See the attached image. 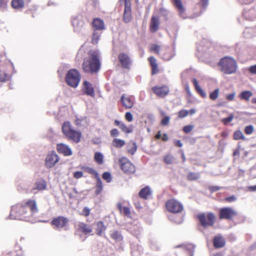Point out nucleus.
Listing matches in <instances>:
<instances>
[{"instance_id": "nucleus-1", "label": "nucleus", "mask_w": 256, "mask_h": 256, "mask_svg": "<svg viewBox=\"0 0 256 256\" xmlns=\"http://www.w3.org/2000/svg\"><path fill=\"white\" fill-rule=\"evenodd\" d=\"M38 212V208L36 200L28 199L14 206L10 216L12 219L28 220Z\"/></svg>"}, {"instance_id": "nucleus-2", "label": "nucleus", "mask_w": 256, "mask_h": 256, "mask_svg": "<svg viewBox=\"0 0 256 256\" xmlns=\"http://www.w3.org/2000/svg\"><path fill=\"white\" fill-rule=\"evenodd\" d=\"M99 52L96 50L90 51L88 56L86 58L82 64V68L86 72L91 74L98 72L100 64L99 60Z\"/></svg>"}, {"instance_id": "nucleus-3", "label": "nucleus", "mask_w": 256, "mask_h": 256, "mask_svg": "<svg viewBox=\"0 0 256 256\" xmlns=\"http://www.w3.org/2000/svg\"><path fill=\"white\" fill-rule=\"evenodd\" d=\"M62 132L68 140L76 144L80 141L82 136L81 132L74 130L70 122L67 121L64 122L62 126Z\"/></svg>"}, {"instance_id": "nucleus-4", "label": "nucleus", "mask_w": 256, "mask_h": 256, "mask_svg": "<svg viewBox=\"0 0 256 256\" xmlns=\"http://www.w3.org/2000/svg\"><path fill=\"white\" fill-rule=\"evenodd\" d=\"M221 70L224 73L231 74L236 72V64L235 60L230 57H226L222 58L220 62Z\"/></svg>"}, {"instance_id": "nucleus-5", "label": "nucleus", "mask_w": 256, "mask_h": 256, "mask_svg": "<svg viewBox=\"0 0 256 256\" xmlns=\"http://www.w3.org/2000/svg\"><path fill=\"white\" fill-rule=\"evenodd\" d=\"M197 217L200 224L205 228L212 226L216 220V216L212 212L200 214Z\"/></svg>"}, {"instance_id": "nucleus-6", "label": "nucleus", "mask_w": 256, "mask_h": 256, "mask_svg": "<svg viewBox=\"0 0 256 256\" xmlns=\"http://www.w3.org/2000/svg\"><path fill=\"white\" fill-rule=\"evenodd\" d=\"M80 74L75 69L70 70L66 76V82L69 86L72 88L78 86L80 83Z\"/></svg>"}, {"instance_id": "nucleus-7", "label": "nucleus", "mask_w": 256, "mask_h": 256, "mask_svg": "<svg viewBox=\"0 0 256 256\" xmlns=\"http://www.w3.org/2000/svg\"><path fill=\"white\" fill-rule=\"evenodd\" d=\"M165 206L168 212L173 214L180 213L184 210L182 204L174 198L168 200L166 202Z\"/></svg>"}, {"instance_id": "nucleus-8", "label": "nucleus", "mask_w": 256, "mask_h": 256, "mask_svg": "<svg viewBox=\"0 0 256 256\" xmlns=\"http://www.w3.org/2000/svg\"><path fill=\"white\" fill-rule=\"evenodd\" d=\"M68 219L63 216H58L53 218L51 221V225L56 230H66L68 226Z\"/></svg>"}, {"instance_id": "nucleus-9", "label": "nucleus", "mask_w": 256, "mask_h": 256, "mask_svg": "<svg viewBox=\"0 0 256 256\" xmlns=\"http://www.w3.org/2000/svg\"><path fill=\"white\" fill-rule=\"evenodd\" d=\"M119 163L122 170L128 174H133L135 172L134 166L126 157H122L119 160Z\"/></svg>"}, {"instance_id": "nucleus-10", "label": "nucleus", "mask_w": 256, "mask_h": 256, "mask_svg": "<svg viewBox=\"0 0 256 256\" xmlns=\"http://www.w3.org/2000/svg\"><path fill=\"white\" fill-rule=\"evenodd\" d=\"M60 160L58 156L54 151L48 152L45 159V166L46 168H53Z\"/></svg>"}, {"instance_id": "nucleus-11", "label": "nucleus", "mask_w": 256, "mask_h": 256, "mask_svg": "<svg viewBox=\"0 0 256 256\" xmlns=\"http://www.w3.org/2000/svg\"><path fill=\"white\" fill-rule=\"evenodd\" d=\"M236 215V212L230 207L222 208L219 211V218L220 220H232Z\"/></svg>"}, {"instance_id": "nucleus-12", "label": "nucleus", "mask_w": 256, "mask_h": 256, "mask_svg": "<svg viewBox=\"0 0 256 256\" xmlns=\"http://www.w3.org/2000/svg\"><path fill=\"white\" fill-rule=\"evenodd\" d=\"M47 186L46 182L43 178L37 180L32 188L31 192L36 193V192L46 190Z\"/></svg>"}, {"instance_id": "nucleus-13", "label": "nucleus", "mask_w": 256, "mask_h": 256, "mask_svg": "<svg viewBox=\"0 0 256 256\" xmlns=\"http://www.w3.org/2000/svg\"><path fill=\"white\" fill-rule=\"evenodd\" d=\"M56 150L58 153L62 154L64 156H70L72 154V150L70 147L62 143L56 144Z\"/></svg>"}, {"instance_id": "nucleus-14", "label": "nucleus", "mask_w": 256, "mask_h": 256, "mask_svg": "<svg viewBox=\"0 0 256 256\" xmlns=\"http://www.w3.org/2000/svg\"><path fill=\"white\" fill-rule=\"evenodd\" d=\"M92 26L94 30L100 31L105 30L104 23L102 19L100 18H94L92 22Z\"/></svg>"}, {"instance_id": "nucleus-15", "label": "nucleus", "mask_w": 256, "mask_h": 256, "mask_svg": "<svg viewBox=\"0 0 256 256\" xmlns=\"http://www.w3.org/2000/svg\"><path fill=\"white\" fill-rule=\"evenodd\" d=\"M132 19L131 8L130 4L128 2V0H125V8L123 16L124 21L126 22H129Z\"/></svg>"}, {"instance_id": "nucleus-16", "label": "nucleus", "mask_w": 256, "mask_h": 256, "mask_svg": "<svg viewBox=\"0 0 256 256\" xmlns=\"http://www.w3.org/2000/svg\"><path fill=\"white\" fill-rule=\"evenodd\" d=\"M226 244V240L220 234L216 235L213 240V245L216 248L224 247Z\"/></svg>"}, {"instance_id": "nucleus-17", "label": "nucleus", "mask_w": 256, "mask_h": 256, "mask_svg": "<svg viewBox=\"0 0 256 256\" xmlns=\"http://www.w3.org/2000/svg\"><path fill=\"white\" fill-rule=\"evenodd\" d=\"M118 59L122 66L128 68L130 64V60L128 54L124 53H120L118 56Z\"/></svg>"}, {"instance_id": "nucleus-18", "label": "nucleus", "mask_w": 256, "mask_h": 256, "mask_svg": "<svg viewBox=\"0 0 256 256\" xmlns=\"http://www.w3.org/2000/svg\"><path fill=\"white\" fill-rule=\"evenodd\" d=\"M114 124L116 126H118L122 131L125 134H128L133 132V126L132 125L128 127L125 124L118 120H114Z\"/></svg>"}, {"instance_id": "nucleus-19", "label": "nucleus", "mask_w": 256, "mask_h": 256, "mask_svg": "<svg viewBox=\"0 0 256 256\" xmlns=\"http://www.w3.org/2000/svg\"><path fill=\"white\" fill-rule=\"evenodd\" d=\"M78 230L84 234H88L92 232V228L84 222H80L78 224Z\"/></svg>"}, {"instance_id": "nucleus-20", "label": "nucleus", "mask_w": 256, "mask_h": 256, "mask_svg": "<svg viewBox=\"0 0 256 256\" xmlns=\"http://www.w3.org/2000/svg\"><path fill=\"white\" fill-rule=\"evenodd\" d=\"M152 194V190L148 186L142 188L138 193V196L144 200L148 199Z\"/></svg>"}, {"instance_id": "nucleus-21", "label": "nucleus", "mask_w": 256, "mask_h": 256, "mask_svg": "<svg viewBox=\"0 0 256 256\" xmlns=\"http://www.w3.org/2000/svg\"><path fill=\"white\" fill-rule=\"evenodd\" d=\"M152 90L154 94L160 96L167 95L169 92V89L168 87L166 86L154 87Z\"/></svg>"}, {"instance_id": "nucleus-22", "label": "nucleus", "mask_w": 256, "mask_h": 256, "mask_svg": "<svg viewBox=\"0 0 256 256\" xmlns=\"http://www.w3.org/2000/svg\"><path fill=\"white\" fill-rule=\"evenodd\" d=\"M82 90L84 93L87 95L92 96L94 94L92 84L86 80L83 82Z\"/></svg>"}, {"instance_id": "nucleus-23", "label": "nucleus", "mask_w": 256, "mask_h": 256, "mask_svg": "<svg viewBox=\"0 0 256 256\" xmlns=\"http://www.w3.org/2000/svg\"><path fill=\"white\" fill-rule=\"evenodd\" d=\"M96 234L99 236H102V234L106 229V226L104 225L102 221H98L96 223Z\"/></svg>"}, {"instance_id": "nucleus-24", "label": "nucleus", "mask_w": 256, "mask_h": 256, "mask_svg": "<svg viewBox=\"0 0 256 256\" xmlns=\"http://www.w3.org/2000/svg\"><path fill=\"white\" fill-rule=\"evenodd\" d=\"M121 102L126 108H131L134 104L132 97H121Z\"/></svg>"}, {"instance_id": "nucleus-25", "label": "nucleus", "mask_w": 256, "mask_h": 256, "mask_svg": "<svg viewBox=\"0 0 256 256\" xmlns=\"http://www.w3.org/2000/svg\"><path fill=\"white\" fill-rule=\"evenodd\" d=\"M81 169L84 172L92 175L96 179L100 177L98 172L92 168L86 166H82L81 167Z\"/></svg>"}, {"instance_id": "nucleus-26", "label": "nucleus", "mask_w": 256, "mask_h": 256, "mask_svg": "<svg viewBox=\"0 0 256 256\" xmlns=\"http://www.w3.org/2000/svg\"><path fill=\"white\" fill-rule=\"evenodd\" d=\"M159 20L158 18L152 16L150 22V30L152 32H156L158 28Z\"/></svg>"}, {"instance_id": "nucleus-27", "label": "nucleus", "mask_w": 256, "mask_h": 256, "mask_svg": "<svg viewBox=\"0 0 256 256\" xmlns=\"http://www.w3.org/2000/svg\"><path fill=\"white\" fill-rule=\"evenodd\" d=\"M126 144V142L124 140L114 138L112 141V146L117 148H120L124 146Z\"/></svg>"}, {"instance_id": "nucleus-28", "label": "nucleus", "mask_w": 256, "mask_h": 256, "mask_svg": "<svg viewBox=\"0 0 256 256\" xmlns=\"http://www.w3.org/2000/svg\"><path fill=\"white\" fill-rule=\"evenodd\" d=\"M150 64L152 67V74H154L156 73H157L158 71V64H156V58L153 57L151 56L149 58Z\"/></svg>"}, {"instance_id": "nucleus-29", "label": "nucleus", "mask_w": 256, "mask_h": 256, "mask_svg": "<svg viewBox=\"0 0 256 256\" xmlns=\"http://www.w3.org/2000/svg\"><path fill=\"white\" fill-rule=\"evenodd\" d=\"M96 190H95V194L98 196L100 194L102 190V182L100 178V177L96 178Z\"/></svg>"}, {"instance_id": "nucleus-30", "label": "nucleus", "mask_w": 256, "mask_h": 256, "mask_svg": "<svg viewBox=\"0 0 256 256\" xmlns=\"http://www.w3.org/2000/svg\"><path fill=\"white\" fill-rule=\"evenodd\" d=\"M117 208L120 213H122L124 216H130V212L129 208L127 206H122L121 203L118 204Z\"/></svg>"}, {"instance_id": "nucleus-31", "label": "nucleus", "mask_w": 256, "mask_h": 256, "mask_svg": "<svg viewBox=\"0 0 256 256\" xmlns=\"http://www.w3.org/2000/svg\"><path fill=\"white\" fill-rule=\"evenodd\" d=\"M173 4L178 10L180 14L182 15L184 12V8L181 0H172Z\"/></svg>"}, {"instance_id": "nucleus-32", "label": "nucleus", "mask_w": 256, "mask_h": 256, "mask_svg": "<svg viewBox=\"0 0 256 256\" xmlns=\"http://www.w3.org/2000/svg\"><path fill=\"white\" fill-rule=\"evenodd\" d=\"M94 160L98 164H102L104 162V156L100 152H96L94 154Z\"/></svg>"}, {"instance_id": "nucleus-33", "label": "nucleus", "mask_w": 256, "mask_h": 256, "mask_svg": "<svg viewBox=\"0 0 256 256\" xmlns=\"http://www.w3.org/2000/svg\"><path fill=\"white\" fill-rule=\"evenodd\" d=\"M12 6L15 9L20 8L24 7V2L22 0H12Z\"/></svg>"}, {"instance_id": "nucleus-34", "label": "nucleus", "mask_w": 256, "mask_h": 256, "mask_svg": "<svg viewBox=\"0 0 256 256\" xmlns=\"http://www.w3.org/2000/svg\"><path fill=\"white\" fill-rule=\"evenodd\" d=\"M101 34L100 32L94 30L92 38V42L93 44H97L98 43Z\"/></svg>"}, {"instance_id": "nucleus-35", "label": "nucleus", "mask_w": 256, "mask_h": 256, "mask_svg": "<svg viewBox=\"0 0 256 256\" xmlns=\"http://www.w3.org/2000/svg\"><path fill=\"white\" fill-rule=\"evenodd\" d=\"M234 139L235 140H245L246 138L244 136L242 132L240 130H238L234 132Z\"/></svg>"}, {"instance_id": "nucleus-36", "label": "nucleus", "mask_w": 256, "mask_h": 256, "mask_svg": "<svg viewBox=\"0 0 256 256\" xmlns=\"http://www.w3.org/2000/svg\"><path fill=\"white\" fill-rule=\"evenodd\" d=\"M200 177L198 173L190 172L187 175V178L189 180H196Z\"/></svg>"}, {"instance_id": "nucleus-37", "label": "nucleus", "mask_w": 256, "mask_h": 256, "mask_svg": "<svg viewBox=\"0 0 256 256\" xmlns=\"http://www.w3.org/2000/svg\"><path fill=\"white\" fill-rule=\"evenodd\" d=\"M174 158L170 154H166L164 157V162L166 164H172Z\"/></svg>"}, {"instance_id": "nucleus-38", "label": "nucleus", "mask_w": 256, "mask_h": 256, "mask_svg": "<svg viewBox=\"0 0 256 256\" xmlns=\"http://www.w3.org/2000/svg\"><path fill=\"white\" fill-rule=\"evenodd\" d=\"M10 78V76L5 73L4 72H2L0 70V82H6V80H9Z\"/></svg>"}, {"instance_id": "nucleus-39", "label": "nucleus", "mask_w": 256, "mask_h": 256, "mask_svg": "<svg viewBox=\"0 0 256 256\" xmlns=\"http://www.w3.org/2000/svg\"><path fill=\"white\" fill-rule=\"evenodd\" d=\"M192 82L195 86L196 90L199 92V94L202 95V96L204 95V92L201 89L200 86H198V82L197 80H196V79H195V78L193 79Z\"/></svg>"}, {"instance_id": "nucleus-40", "label": "nucleus", "mask_w": 256, "mask_h": 256, "mask_svg": "<svg viewBox=\"0 0 256 256\" xmlns=\"http://www.w3.org/2000/svg\"><path fill=\"white\" fill-rule=\"evenodd\" d=\"M102 178L105 180L107 182H110L112 181V178L109 172H104L102 174Z\"/></svg>"}, {"instance_id": "nucleus-41", "label": "nucleus", "mask_w": 256, "mask_h": 256, "mask_svg": "<svg viewBox=\"0 0 256 256\" xmlns=\"http://www.w3.org/2000/svg\"><path fill=\"white\" fill-rule=\"evenodd\" d=\"M188 114L189 112L188 110H182L178 112V118H182L186 117Z\"/></svg>"}, {"instance_id": "nucleus-42", "label": "nucleus", "mask_w": 256, "mask_h": 256, "mask_svg": "<svg viewBox=\"0 0 256 256\" xmlns=\"http://www.w3.org/2000/svg\"><path fill=\"white\" fill-rule=\"evenodd\" d=\"M254 131V128L252 125L247 126L245 127L244 132L246 134H250Z\"/></svg>"}, {"instance_id": "nucleus-43", "label": "nucleus", "mask_w": 256, "mask_h": 256, "mask_svg": "<svg viewBox=\"0 0 256 256\" xmlns=\"http://www.w3.org/2000/svg\"><path fill=\"white\" fill-rule=\"evenodd\" d=\"M234 114H230L228 118H224L221 120V122L224 124L226 125L228 122H232L234 119Z\"/></svg>"}, {"instance_id": "nucleus-44", "label": "nucleus", "mask_w": 256, "mask_h": 256, "mask_svg": "<svg viewBox=\"0 0 256 256\" xmlns=\"http://www.w3.org/2000/svg\"><path fill=\"white\" fill-rule=\"evenodd\" d=\"M137 150V146L135 142L132 143V148L128 150V152L132 155L134 154Z\"/></svg>"}, {"instance_id": "nucleus-45", "label": "nucleus", "mask_w": 256, "mask_h": 256, "mask_svg": "<svg viewBox=\"0 0 256 256\" xmlns=\"http://www.w3.org/2000/svg\"><path fill=\"white\" fill-rule=\"evenodd\" d=\"M110 236L114 240H118L120 238V234L118 231H114L110 234Z\"/></svg>"}, {"instance_id": "nucleus-46", "label": "nucleus", "mask_w": 256, "mask_h": 256, "mask_svg": "<svg viewBox=\"0 0 256 256\" xmlns=\"http://www.w3.org/2000/svg\"><path fill=\"white\" fill-rule=\"evenodd\" d=\"M150 50L158 54L160 50V46L157 44H152L150 46Z\"/></svg>"}, {"instance_id": "nucleus-47", "label": "nucleus", "mask_w": 256, "mask_h": 256, "mask_svg": "<svg viewBox=\"0 0 256 256\" xmlns=\"http://www.w3.org/2000/svg\"><path fill=\"white\" fill-rule=\"evenodd\" d=\"M90 208H88L86 206L84 207L82 210L81 215H82V216L86 217L90 215Z\"/></svg>"}, {"instance_id": "nucleus-48", "label": "nucleus", "mask_w": 256, "mask_h": 256, "mask_svg": "<svg viewBox=\"0 0 256 256\" xmlns=\"http://www.w3.org/2000/svg\"><path fill=\"white\" fill-rule=\"evenodd\" d=\"M194 128V126L192 125H187L183 128V131L186 134H188L190 132H191Z\"/></svg>"}, {"instance_id": "nucleus-49", "label": "nucleus", "mask_w": 256, "mask_h": 256, "mask_svg": "<svg viewBox=\"0 0 256 256\" xmlns=\"http://www.w3.org/2000/svg\"><path fill=\"white\" fill-rule=\"evenodd\" d=\"M220 188H221V187L218 186H209L208 188V190L211 192H217V191L219 190H220Z\"/></svg>"}, {"instance_id": "nucleus-50", "label": "nucleus", "mask_w": 256, "mask_h": 256, "mask_svg": "<svg viewBox=\"0 0 256 256\" xmlns=\"http://www.w3.org/2000/svg\"><path fill=\"white\" fill-rule=\"evenodd\" d=\"M236 200V198L235 196H232L228 197H226L224 199V201L227 202H232Z\"/></svg>"}, {"instance_id": "nucleus-51", "label": "nucleus", "mask_w": 256, "mask_h": 256, "mask_svg": "<svg viewBox=\"0 0 256 256\" xmlns=\"http://www.w3.org/2000/svg\"><path fill=\"white\" fill-rule=\"evenodd\" d=\"M125 118L128 122L132 121L133 116L132 113L130 112H126L125 114Z\"/></svg>"}, {"instance_id": "nucleus-52", "label": "nucleus", "mask_w": 256, "mask_h": 256, "mask_svg": "<svg viewBox=\"0 0 256 256\" xmlns=\"http://www.w3.org/2000/svg\"><path fill=\"white\" fill-rule=\"evenodd\" d=\"M7 0H0V8L5 10L7 7Z\"/></svg>"}, {"instance_id": "nucleus-53", "label": "nucleus", "mask_w": 256, "mask_h": 256, "mask_svg": "<svg viewBox=\"0 0 256 256\" xmlns=\"http://www.w3.org/2000/svg\"><path fill=\"white\" fill-rule=\"evenodd\" d=\"M110 136L112 137H116L119 135V132L116 128H113L110 131Z\"/></svg>"}, {"instance_id": "nucleus-54", "label": "nucleus", "mask_w": 256, "mask_h": 256, "mask_svg": "<svg viewBox=\"0 0 256 256\" xmlns=\"http://www.w3.org/2000/svg\"><path fill=\"white\" fill-rule=\"evenodd\" d=\"M73 176L75 178H80L83 176V172L80 171L75 172L73 174Z\"/></svg>"}, {"instance_id": "nucleus-55", "label": "nucleus", "mask_w": 256, "mask_h": 256, "mask_svg": "<svg viewBox=\"0 0 256 256\" xmlns=\"http://www.w3.org/2000/svg\"><path fill=\"white\" fill-rule=\"evenodd\" d=\"M253 94V93L250 90H246L242 92L240 96H252Z\"/></svg>"}, {"instance_id": "nucleus-56", "label": "nucleus", "mask_w": 256, "mask_h": 256, "mask_svg": "<svg viewBox=\"0 0 256 256\" xmlns=\"http://www.w3.org/2000/svg\"><path fill=\"white\" fill-rule=\"evenodd\" d=\"M170 122V118L168 116H165L161 121V124L164 126H166Z\"/></svg>"}, {"instance_id": "nucleus-57", "label": "nucleus", "mask_w": 256, "mask_h": 256, "mask_svg": "<svg viewBox=\"0 0 256 256\" xmlns=\"http://www.w3.org/2000/svg\"><path fill=\"white\" fill-rule=\"evenodd\" d=\"M249 71L252 74H256V64L251 66L249 68Z\"/></svg>"}, {"instance_id": "nucleus-58", "label": "nucleus", "mask_w": 256, "mask_h": 256, "mask_svg": "<svg viewBox=\"0 0 256 256\" xmlns=\"http://www.w3.org/2000/svg\"><path fill=\"white\" fill-rule=\"evenodd\" d=\"M248 190L250 192H256V185L248 186L247 188Z\"/></svg>"}, {"instance_id": "nucleus-59", "label": "nucleus", "mask_w": 256, "mask_h": 256, "mask_svg": "<svg viewBox=\"0 0 256 256\" xmlns=\"http://www.w3.org/2000/svg\"><path fill=\"white\" fill-rule=\"evenodd\" d=\"M219 94V90L216 89L212 92L210 94V96H218Z\"/></svg>"}, {"instance_id": "nucleus-60", "label": "nucleus", "mask_w": 256, "mask_h": 256, "mask_svg": "<svg viewBox=\"0 0 256 256\" xmlns=\"http://www.w3.org/2000/svg\"><path fill=\"white\" fill-rule=\"evenodd\" d=\"M174 144H175V146H178V147H179V148L182 147V145H183L182 142H181V141L180 140H176L174 142Z\"/></svg>"}, {"instance_id": "nucleus-61", "label": "nucleus", "mask_w": 256, "mask_h": 256, "mask_svg": "<svg viewBox=\"0 0 256 256\" xmlns=\"http://www.w3.org/2000/svg\"><path fill=\"white\" fill-rule=\"evenodd\" d=\"M163 141H167L168 139V136L166 134H164L162 138Z\"/></svg>"}, {"instance_id": "nucleus-62", "label": "nucleus", "mask_w": 256, "mask_h": 256, "mask_svg": "<svg viewBox=\"0 0 256 256\" xmlns=\"http://www.w3.org/2000/svg\"><path fill=\"white\" fill-rule=\"evenodd\" d=\"M161 136H162L161 132L160 130V131H158V134L156 135L155 138H156V139L158 140V139H160L161 138Z\"/></svg>"}, {"instance_id": "nucleus-63", "label": "nucleus", "mask_w": 256, "mask_h": 256, "mask_svg": "<svg viewBox=\"0 0 256 256\" xmlns=\"http://www.w3.org/2000/svg\"><path fill=\"white\" fill-rule=\"evenodd\" d=\"M210 256H223V255L220 252H216L211 255Z\"/></svg>"}, {"instance_id": "nucleus-64", "label": "nucleus", "mask_w": 256, "mask_h": 256, "mask_svg": "<svg viewBox=\"0 0 256 256\" xmlns=\"http://www.w3.org/2000/svg\"><path fill=\"white\" fill-rule=\"evenodd\" d=\"M189 114L190 115L194 114L196 112V110L194 109H191L190 111H188Z\"/></svg>"}]
</instances>
